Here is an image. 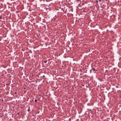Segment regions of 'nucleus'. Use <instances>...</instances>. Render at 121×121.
I'll return each instance as SVG.
<instances>
[{
  "label": "nucleus",
  "instance_id": "nucleus-1",
  "mask_svg": "<svg viewBox=\"0 0 121 121\" xmlns=\"http://www.w3.org/2000/svg\"><path fill=\"white\" fill-rule=\"evenodd\" d=\"M44 62L45 63H46L47 62V60H45L44 61H43V62Z\"/></svg>",
  "mask_w": 121,
  "mask_h": 121
},
{
  "label": "nucleus",
  "instance_id": "nucleus-2",
  "mask_svg": "<svg viewBox=\"0 0 121 121\" xmlns=\"http://www.w3.org/2000/svg\"><path fill=\"white\" fill-rule=\"evenodd\" d=\"M92 69L93 71H94L95 70V68H92Z\"/></svg>",
  "mask_w": 121,
  "mask_h": 121
},
{
  "label": "nucleus",
  "instance_id": "nucleus-3",
  "mask_svg": "<svg viewBox=\"0 0 121 121\" xmlns=\"http://www.w3.org/2000/svg\"><path fill=\"white\" fill-rule=\"evenodd\" d=\"M37 101V99H35V102H36Z\"/></svg>",
  "mask_w": 121,
  "mask_h": 121
},
{
  "label": "nucleus",
  "instance_id": "nucleus-4",
  "mask_svg": "<svg viewBox=\"0 0 121 121\" xmlns=\"http://www.w3.org/2000/svg\"><path fill=\"white\" fill-rule=\"evenodd\" d=\"M2 17L1 16H0V19H2Z\"/></svg>",
  "mask_w": 121,
  "mask_h": 121
},
{
  "label": "nucleus",
  "instance_id": "nucleus-5",
  "mask_svg": "<svg viewBox=\"0 0 121 121\" xmlns=\"http://www.w3.org/2000/svg\"><path fill=\"white\" fill-rule=\"evenodd\" d=\"M9 84H6V85H7V86H8L9 85Z\"/></svg>",
  "mask_w": 121,
  "mask_h": 121
},
{
  "label": "nucleus",
  "instance_id": "nucleus-6",
  "mask_svg": "<svg viewBox=\"0 0 121 121\" xmlns=\"http://www.w3.org/2000/svg\"><path fill=\"white\" fill-rule=\"evenodd\" d=\"M69 121H71V119H70V118H69Z\"/></svg>",
  "mask_w": 121,
  "mask_h": 121
},
{
  "label": "nucleus",
  "instance_id": "nucleus-7",
  "mask_svg": "<svg viewBox=\"0 0 121 121\" xmlns=\"http://www.w3.org/2000/svg\"><path fill=\"white\" fill-rule=\"evenodd\" d=\"M96 2H97H97H98V1H97V0H96Z\"/></svg>",
  "mask_w": 121,
  "mask_h": 121
},
{
  "label": "nucleus",
  "instance_id": "nucleus-8",
  "mask_svg": "<svg viewBox=\"0 0 121 121\" xmlns=\"http://www.w3.org/2000/svg\"><path fill=\"white\" fill-rule=\"evenodd\" d=\"M99 1H101V0H99Z\"/></svg>",
  "mask_w": 121,
  "mask_h": 121
},
{
  "label": "nucleus",
  "instance_id": "nucleus-9",
  "mask_svg": "<svg viewBox=\"0 0 121 121\" xmlns=\"http://www.w3.org/2000/svg\"><path fill=\"white\" fill-rule=\"evenodd\" d=\"M29 111V110H28V111Z\"/></svg>",
  "mask_w": 121,
  "mask_h": 121
},
{
  "label": "nucleus",
  "instance_id": "nucleus-10",
  "mask_svg": "<svg viewBox=\"0 0 121 121\" xmlns=\"http://www.w3.org/2000/svg\"><path fill=\"white\" fill-rule=\"evenodd\" d=\"M114 69H115V68H114Z\"/></svg>",
  "mask_w": 121,
  "mask_h": 121
},
{
  "label": "nucleus",
  "instance_id": "nucleus-11",
  "mask_svg": "<svg viewBox=\"0 0 121 121\" xmlns=\"http://www.w3.org/2000/svg\"><path fill=\"white\" fill-rule=\"evenodd\" d=\"M85 69H86V68H85Z\"/></svg>",
  "mask_w": 121,
  "mask_h": 121
},
{
  "label": "nucleus",
  "instance_id": "nucleus-12",
  "mask_svg": "<svg viewBox=\"0 0 121 121\" xmlns=\"http://www.w3.org/2000/svg\"><path fill=\"white\" fill-rule=\"evenodd\" d=\"M4 86H5V85H4Z\"/></svg>",
  "mask_w": 121,
  "mask_h": 121
}]
</instances>
